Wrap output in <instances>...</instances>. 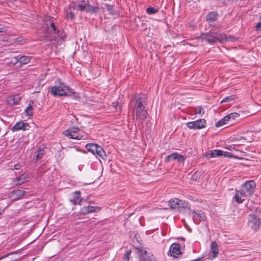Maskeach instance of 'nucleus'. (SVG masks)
<instances>
[{"label": "nucleus", "instance_id": "1", "mask_svg": "<svg viewBox=\"0 0 261 261\" xmlns=\"http://www.w3.org/2000/svg\"><path fill=\"white\" fill-rule=\"evenodd\" d=\"M256 187L255 182L253 180H249L242 185L240 190H236L234 196L235 201L238 203H241L244 201L242 197L251 196L254 193Z\"/></svg>", "mask_w": 261, "mask_h": 261}, {"label": "nucleus", "instance_id": "2", "mask_svg": "<svg viewBox=\"0 0 261 261\" xmlns=\"http://www.w3.org/2000/svg\"><path fill=\"white\" fill-rule=\"evenodd\" d=\"M202 39L210 44H214L218 41H223L227 40V36L224 33L213 32L210 31L206 34H202Z\"/></svg>", "mask_w": 261, "mask_h": 261}, {"label": "nucleus", "instance_id": "3", "mask_svg": "<svg viewBox=\"0 0 261 261\" xmlns=\"http://www.w3.org/2000/svg\"><path fill=\"white\" fill-rule=\"evenodd\" d=\"M88 151L91 152L97 158L100 157L103 160H106V154L103 149L100 145L95 143H88L85 146Z\"/></svg>", "mask_w": 261, "mask_h": 261}, {"label": "nucleus", "instance_id": "4", "mask_svg": "<svg viewBox=\"0 0 261 261\" xmlns=\"http://www.w3.org/2000/svg\"><path fill=\"white\" fill-rule=\"evenodd\" d=\"M77 8L81 11L91 13H96L99 9L98 6H91L88 2H86L84 0H82L79 2Z\"/></svg>", "mask_w": 261, "mask_h": 261}, {"label": "nucleus", "instance_id": "5", "mask_svg": "<svg viewBox=\"0 0 261 261\" xmlns=\"http://www.w3.org/2000/svg\"><path fill=\"white\" fill-rule=\"evenodd\" d=\"M68 87L63 84H60L59 86H53L49 90L51 95L54 96H62L67 95V93L69 91Z\"/></svg>", "mask_w": 261, "mask_h": 261}, {"label": "nucleus", "instance_id": "6", "mask_svg": "<svg viewBox=\"0 0 261 261\" xmlns=\"http://www.w3.org/2000/svg\"><path fill=\"white\" fill-rule=\"evenodd\" d=\"M139 261H156V258L151 252H148L144 248L138 249Z\"/></svg>", "mask_w": 261, "mask_h": 261}, {"label": "nucleus", "instance_id": "7", "mask_svg": "<svg viewBox=\"0 0 261 261\" xmlns=\"http://www.w3.org/2000/svg\"><path fill=\"white\" fill-rule=\"evenodd\" d=\"M79 130L80 129L78 127H72L64 131L63 134L65 136H67L70 139L80 140L83 138V136L77 134Z\"/></svg>", "mask_w": 261, "mask_h": 261}, {"label": "nucleus", "instance_id": "8", "mask_svg": "<svg viewBox=\"0 0 261 261\" xmlns=\"http://www.w3.org/2000/svg\"><path fill=\"white\" fill-rule=\"evenodd\" d=\"M206 121L204 119H200L196 121L187 123V127L191 129H200L205 127Z\"/></svg>", "mask_w": 261, "mask_h": 261}, {"label": "nucleus", "instance_id": "9", "mask_svg": "<svg viewBox=\"0 0 261 261\" xmlns=\"http://www.w3.org/2000/svg\"><path fill=\"white\" fill-rule=\"evenodd\" d=\"M147 105V96L145 94H140L136 97V103L134 106L133 110L139 109H146L145 105Z\"/></svg>", "mask_w": 261, "mask_h": 261}, {"label": "nucleus", "instance_id": "10", "mask_svg": "<svg viewBox=\"0 0 261 261\" xmlns=\"http://www.w3.org/2000/svg\"><path fill=\"white\" fill-rule=\"evenodd\" d=\"M240 116V115L237 113H232L228 115H227L225 116L223 119L221 120L218 121L216 123V127H219L220 126H222L223 125L226 124L227 122L230 121V120H233L236 118L239 117Z\"/></svg>", "mask_w": 261, "mask_h": 261}, {"label": "nucleus", "instance_id": "11", "mask_svg": "<svg viewBox=\"0 0 261 261\" xmlns=\"http://www.w3.org/2000/svg\"><path fill=\"white\" fill-rule=\"evenodd\" d=\"M248 224L253 230L256 231L259 228L261 222L260 219L257 218L254 215H249Z\"/></svg>", "mask_w": 261, "mask_h": 261}, {"label": "nucleus", "instance_id": "12", "mask_svg": "<svg viewBox=\"0 0 261 261\" xmlns=\"http://www.w3.org/2000/svg\"><path fill=\"white\" fill-rule=\"evenodd\" d=\"M182 254L180 251V246L179 243L172 244L168 252V255H171L175 258H178Z\"/></svg>", "mask_w": 261, "mask_h": 261}, {"label": "nucleus", "instance_id": "13", "mask_svg": "<svg viewBox=\"0 0 261 261\" xmlns=\"http://www.w3.org/2000/svg\"><path fill=\"white\" fill-rule=\"evenodd\" d=\"M218 14L216 11H212L206 16V21L211 27H217L215 22L218 19ZM217 28H218L217 27Z\"/></svg>", "mask_w": 261, "mask_h": 261}, {"label": "nucleus", "instance_id": "14", "mask_svg": "<svg viewBox=\"0 0 261 261\" xmlns=\"http://www.w3.org/2000/svg\"><path fill=\"white\" fill-rule=\"evenodd\" d=\"M192 214L193 221L196 224H199L200 221L206 220V216L204 213L201 211H193Z\"/></svg>", "mask_w": 261, "mask_h": 261}, {"label": "nucleus", "instance_id": "15", "mask_svg": "<svg viewBox=\"0 0 261 261\" xmlns=\"http://www.w3.org/2000/svg\"><path fill=\"white\" fill-rule=\"evenodd\" d=\"M30 127L28 123L24 122L22 121L17 122L12 128L13 132L18 131L20 130H26L29 129Z\"/></svg>", "mask_w": 261, "mask_h": 261}, {"label": "nucleus", "instance_id": "16", "mask_svg": "<svg viewBox=\"0 0 261 261\" xmlns=\"http://www.w3.org/2000/svg\"><path fill=\"white\" fill-rule=\"evenodd\" d=\"M31 57L29 56H21L14 57L13 58L14 63L16 64L17 63H20V65H25L30 62Z\"/></svg>", "mask_w": 261, "mask_h": 261}, {"label": "nucleus", "instance_id": "17", "mask_svg": "<svg viewBox=\"0 0 261 261\" xmlns=\"http://www.w3.org/2000/svg\"><path fill=\"white\" fill-rule=\"evenodd\" d=\"M177 160L178 162H184L185 160V158L184 156L178 154L177 153H173L168 155L165 161L169 162L171 161Z\"/></svg>", "mask_w": 261, "mask_h": 261}, {"label": "nucleus", "instance_id": "18", "mask_svg": "<svg viewBox=\"0 0 261 261\" xmlns=\"http://www.w3.org/2000/svg\"><path fill=\"white\" fill-rule=\"evenodd\" d=\"M134 110L136 112V119L139 121L141 120V122H142V120L147 118L148 113L146 109H139Z\"/></svg>", "mask_w": 261, "mask_h": 261}, {"label": "nucleus", "instance_id": "19", "mask_svg": "<svg viewBox=\"0 0 261 261\" xmlns=\"http://www.w3.org/2000/svg\"><path fill=\"white\" fill-rule=\"evenodd\" d=\"M219 253V246L216 242L213 241L211 244V256L212 259H214Z\"/></svg>", "mask_w": 261, "mask_h": 261}, {"label": "nucleus", "instance_id": "20", "mask_svg": "<svg viewBox=\"0 0 261 261\" xmlns=\"http://www.w3.org/2000/svg\"><path fill=\"white\" fill-rule=\"evenodd\" d=\"M70 201L74 204H80L81 202L82 201V199L81 196V192L79 191H75L73 193V198L71 199Z\"/></svg>", "mask_w": 261, "mask_h": 261}, {"label": "nucleus", "instance_id": "21", "mask_svg": "<svg viewBox=\"0 0 261 261\" xmlns=\"http://www.w3.org/2000/svg\"><path fill=\"white\" fill-rule=\"evenodd\" d=\"M224 151L221 150H212L210 152L208 151L206 153L207 157L211 158L216 156H221L223 155Z\"/></svg>", "mask_w": 261, "mask_h": 261}, {"label": "nucleus", "instance_id": "22", "mask_svg": "<svg viewBox=\"0 0 261 261\" xmlns=\"http://www.w3.org/2000/svg\"><path fill=\"white\" fill-rule=\"evenodd\" d=\"M179 202V199L178 198L170 199L168 201V205L171 209L178 211Z\"/></svg>", "mask_w": 261, "mask_h": 261}, {"label": "nucleus", "instance_id": "23", "mask_svg": "<svg viewBox=\"0 0 261 261\" xmlns=\"http://www.w3.org/2000/svg\"><path fill=\"white\" fill-rule=\"evenodd\" d=\"M44 153V147L43 146H40L34 153L36 161H38L41 159L43 158Z\"/></svg>", "mask_w": 261, "mask_h": 261}, {"label": "nucleus", "instance_id": "24", "mask_svg": "<svg viewBox=\"0 0 261 261\" xmlns=\"http://www.w3.org/2000/svg\"><path fill=\"white\" fill-rule=\"evenodd\" d=\"M190 205L185 201L179 200L178 211L180 212L183 210L189 209Z\"/></svg>", "mask_w": 261, "mask_h": 261}, {"label": "nucleus", "instance_id": "25", "mask_svg": "<svg viewBox=\"0 0 261 261\" xmlns=\"http://www.w3.org/2000/svg\"><path fill=\"white\" fill-rule=\"evenodd\" d=\"M29 177L24 174H21L20 176L17 177V185H20L23 183L28 181Z\"/></svg>", "mask_w": 261, "mask_h": 261}, {"label": "nucleus", "instance_id": "26", "mask_svg": "<svg viewBox=\"0 0 261 261\" xmlns=\"http://www.w3.org/2000/svg\"><path fill=\"white\" fill-rule=\"evenodd\" d=\"M102 9L106 8L107 11H109V13L111 14H114L115 11L114 10V5H110L108 4H103Z\"/></svg>", "mask_w": 261, "mask_h": 261}, {"label": "nucleus", "instance_id": "27", "mask_svg": "<svg viewBox=\"0 0 261 261\" xmlns=\"http://www.w3.org/2000/svg\"><path fill=\"white\" fill-rule=\"evenodd\" d=\"M33 103V102L31 101L29 106L25 109V114L28 116H32L33 115V112L32 111V110L33 109V106L32 105V103Z\"/></svg>", "mask_w": 261, "mask_h": 261}, {"label": "nucleus", "instance_id": "28", "mask_svg": "<svg viewBox=\"0 0 261 261\" xmlns=\"http://www.w3.org/2000/svg\"><path fill=\"white\" fill-rule=\"evenodd\" d=\"M12 194L18 198H20L24 194V191L21 190H15L12 191Z\"/></svg>", "mask_w": 261, "mask_h": 261}, {"label": "nucleus", "instance_id": "29", "mask_svg": "<svg viewBox=\"0 0 261 261\" xmlns=\"http://www.w3.org/2000/svg\"><path fill=\"white\" fill-rule=\"evenodd\" d=\"M236 98V96L234 95H232L230 96H228L226 97H225L223 100L221 101V103L223 102H229L232 100H234Z\"/></svg>", "mask_w": 261, "mask_h": 261}, {"label": "nucleus", "instance_id": "30", "mask_svg": "<svg viewBox=\"0 0 261 261\" xmlns=\"http://www.w3.org/2000/svg\"><path fill=\"white\" fill-rule=\"evenodd\" d=\"M87 207L88 208V214L91 213L92 212L99 211L100 209L99 206H93L90 205L87 206Z\"/></svg>", "mask_w": 261, "mask_h": 261}, {"label": "nucleus", "instance_id": "31", "mask_svg": "<svg viewBox=\"0 0 261 261\" xmlns=\"http://www.w3.org/2000/svg\"><path fill=\"white\" fill-rule=\"evenodd\" d=\"M146 11L147 13L148 14H155L158 11L157 9L151 7L147 8Z\"/></svg>", "mask_w": 261, "mask_h": 261}, {"label": "nucleus", "instance_id": "32", "mask_svg": "<svg viewBox=\"0 0 261 261\" xmlns=\"http://www.w3.org/2000/svg\"><path fill=\"white\" fill-rule=\"evenodd\" d=\"M50 27L52 29L53 31L54 32L55 34H59V30L57 28L56 26L55 25V23L54 22H51L50 24Z\"/></svg>", "mask_w": 261, "mask_h": 261}, {"label": "nucleus", "instance_id": "33", "mask_svg": "<svg viewBox=\"0 0 261 261\" xmlns=\"http://www.w3.org/2000/svg\"><path fill=\"white\" fill-rule=\"evenodd\" d=\"M131 254V251L130 250H127L124 254V258H123L124 261H129Z\"/></svg>", "mask_w": 261, "mask_h": 261}, {"label": "nucleus", "instance_id": "34", "mask_svg": "<svg viewBox=\"0 0 261 261\" xmlns=\"http://www.w3.org/2000/svg\"><path fill=\"white\" fill-rule=\"evenodd\" d=\"M80 214L82 215H87L88 214V208L87 207V206H85L83 207H82L80 210Z\"/></svg>", "mask_w": 261, "mask_h": 261}, {"label": "nucleus", "instance_id": "35", "mask_svg": "<svg viewBox=\"0 0 261 261\" xmlns=\"http://www.w3.org/2000/svg\"><path fill=\"white\" fill-rule=\"evenodd\" d=\"M223 155L225 157H229V158L233 157L234 158H238L237 156H234L232 153L227 152V151H224Z\"/></svg>", "mask_w": 261, "mask_h": 261}, {"label": "nucleus", "instance_id": "36", "mask_svg": "<svg viewBox=\"0 0 261 261\" xmlns=\"http://www.w3.org/2000/svg\"><path fill=\"white\" fill-rule=\"evenodd\" d=\"M66 17L67 18H70V19L72 20L74 18V14L72 12H70L69 13H67L66 15Z\"/></svg>", "mask_w": 261, "mask_h": 261}, {"label": "nucleus", "instance_id": "37", "mask_svg": "<svg viewBox=\"0 0 261 261\" xmlns=\"http://www.w3.org/2000/svg\"><path fill=\"white\" fill-rule=\"evenodd\" d=\"M20 100V97L18 95H15L13 96L12 99L13 104H17L18 103L19 100Z\"/></svg>", "mask_w": 261, "mask_h": 261}, {"label": "nucleus", "instance_id": "38", "mask_svg": "<svg viewBox=\"0 0 261 261\" xmlns=\"http://www.w3.org/2000/svg\"><path fill=\"white\" fill-rule=\"evenodd\" d=\"M202 112V114L204 113V111H203V109L201 107H197L195 109V113L197 114H201Z\"/></svg>", "mask_w": 261, "mask_h": 261}, {"label": "nucleus", "instance_id": "39", "mask_svg": "<svg viewBox=\"0 0 261 261\" xmlns=\"http://www.w3.org/2000/svg\"><path fill=\"white\" fill-rule=\"evenodd\" d=\"M6 30V28L4 25L0 24V33H4Z\"/></svg>", "mask_w": 261, "mask_h": 261}, {"label": "nucleus", "instance_id": "40", "mask_svg": "<svg viewBox=\"0 0 261 261\" xmlns=\"http://www.w3.org/2000/svg\"><path fill=\"white\" fill-rule=\"evenodd\" d=\"M256 30L257 31H261V22L257 23L255 26Z\"/></svg>", "mask_w": 261, "mask_h": 261}, {"label": "nucleus", "instance_id": "41", "mask_svg": "<svg viewBox=\"0 0 261 261\" xmlns=\"http://www.w3.org/2000/svg\"><path fill=\"white\" fill-rule=\"evenodd\" d=\"M15 40V41H16V42L21 43L23 41L24 39L23 37H18V38H16Z\"/></svg>", "mask_w": 261, "mask_h": 261}, {"label": "nucleus", "instance_id": "42", "mask_svg": "<svg viewBox=\"0 0 261 261\" xmlns=\"http://www.w3.org/2000/svg\"><path fill=\"white\" fill-rule=\"evenodd\" d=\"M20 167V165L19 164H17L14 165V168L15 169H19Z\"/></svg>", "mask_w": 261, "mask_h": 261}, {"label": "nucleus", "instance_id": "43", "mask_svg": "<svg viewBox=\"0 0 261 261\" xmlns=\"http://www.w3.org/2000/svg\"><path fill=\"white\" fill-rule=\"evenodd\" d=\"M241 139L245 140L246 139V137H245L241 136V137H239L237 138V140H241Z\"/></svg>", "mask_w": 261, "mask_h": 261}, {"label": "nucleus", "instance_id": "44", "mask_svg": "<svg viewBox=\"0 0 261 261\" xmlns=\"http://www.w3.org/2000/svg\"><path fill=\"white\" fill-rule=\"evenodd\" d=\"M201 260V258H197L196 259H194V260H191V261H200Z\"/></svg>", "mask_w": 261, "mask_h": 261}, {"label": "nucleus", "instance_id": "45", "mask_svg": "<svg viewBox=\"0 0 261 261\" xmlns=\"http://www.w3.org/2000/svg\"><path fill=\"white\" fill-rule=\"evenodd\" d=\"M231 151H232L233 150H238V149H236L234 147H231V149H230Z\"/></svg>", "mask_w": 261, "mask_h": 261}, {"label": "nucleus", "instance_id": "46", "mask_svg": "<svg viewBox=\"0 0 261 261\" xmlns=\"http://www.w3.org/2000/svg\"><path fill=\"white\" fill-rule=\"evenodd\" d=\"M3 211L0 210V215L2 214Z\"/></svg>", "mask_w": 261, "mask_h": 261}, {"label": "nucleus", "instance_id": "47", "mask_svg": "<svg viewBox=\"0 0 261 261\" xmlns=\"http://www.w3.org/2000/svg\"><path fill=\"white\" fill-rule=\"evenodd\" d=\"M8 255H6L5 256H4L3 257H7Z\"/></svg>", "mask_w": 261, "mask_h": 261}]
</instances>
